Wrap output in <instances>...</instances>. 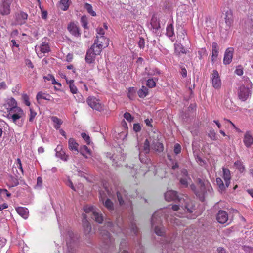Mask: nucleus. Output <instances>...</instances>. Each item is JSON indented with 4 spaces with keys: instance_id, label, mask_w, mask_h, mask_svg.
<instances>
[{
    "instance_id": "423d86ee",
    "label": "nucleus",
    "mask_w": 253,
    "mask_h": 253,
    "mask_svg": "<svg viewBox=\"0 0 253 253\" xmlns=\"http://www.w3.org/2000/svg\"><path fill=\"white\" fill-rule=\"evenodd\" d=\"M84 210L85 213L92 212V218L94 219L96 222L101 223L103 222V217L102 214L95 207L86 205L84 207Z\"/></svg>"
},
{
    "instance_id": "052dcab7",
    "label": "nucleus",
    "mask_w": 253,
    "mask_h": 253,
    "mask_svg": "<svg viewBox=\"0 0 253 253\" xmlns=\"http://www.w3.org/2000/svg\"><path fill=\"white\" fill-rule=\"evenodd\" d=\"M81 136L82 138L86 141L87 144L90 143V137L88 135H87L85 133L83 132L81 134Z\"/></svg>"
},
{
    "instance_id": "864d4df0",
    "label": "nucleus",
    "mask_w": 253,
    "mask_h": 253,
    "mask_svg": "<svg viewBox=\"0 0 253 253\" xmlns=\"http://www.w3.org/2000/svg\"><path fill=\"white\" fill-rule=\"evenodd\" d=\"M208 135L211 138V139L213 140H216L217 139L216 133L214 130H211L209 131Z\"/></svg>"
},
{
    "instance_id": "8fccbe9b",
    "label": "nucleus",
    "mask_w": 253,
    "mask_h": 253,
    "mask_svg": "<svg viewBox=\"0 0 253 253\" xmlns=\"http://www.w3.org/2000/svg\"><path fill=\"white\" fill-rule=\"evenodd\" d=\"M22 98L24 104L28 106L30 105V102L29 100V96L26 94H23L22 95Z\"/></svg>"
},
{
    "instance_id": "20e7f679",
    "label": "nucleus",
    "mask_w": 253,
    "mask_h": 253,
    "mask_svg": "<svg viewBox=\"0 0 253 253\" xmlns=\"http://www.w3.org/2000/svg\"><path fill=\"white\" fill-rule=\"evenodd\" d=\"M252 83L248 78L245 80V84L241 85L238 89V98L242 101H245L251 95Z\"/></svg>"
},
{
    "instance_id": "0eeeda50",
    "label": "nucleus",
    "mask_w": 253,
    "mask_h": 253,
    "mask_svg": "<svg viewBox=\"0 0 253 253\" xmlns=\"http://www.w3.org/2000/svg\"><path fill=\"white\" fill-rule=\"evenodd\" d=\"M149 30L153 33L158 35L160 33V19L156 15H153L150 22V24L148 25Z\"/></svg>"
},
{
    "instance_id": "49530a36",
    "label": "nucleus",
    "mask_w": 253,
    "mask_h": 253,
    "mask_svg": "<svg viewBox=\"0 0 253 253\" xmlns=\"http://www.w3.org/2000/svg\"><path fill=\"white\" fill-rule=\"evenodd\" d=\"M150 151V143L148 139H146L143 145V151H142L144 154H147Z\"/></svg>"
},
{
    "instance_id": "603ef678",
    "label": "nucleus",
    "mask_w": 253,
    "mask_h": 253,
    "mask_svg": "<svg viewBox=\"0 0 253 253\" xmlns=\"http://www.w3.org/2000/svg\"><path fill=\"white\" fill-rule=\"evenodd\" d=\"M130 229L131 232H133L134 234H136L138 232V228L136 226V224L134 222H131L130 225Z\"/></svg>"
},
{
    "instance_id": "412c9836",
    "label": "nucleus",
    "mask_w": 253,
    "mask_h": 253,
    "mask_svg": "<svg viewBox=\"0 0 253 253\" xmlns=\"http://www.w3.org/2000/svg\"><path fill=\"white\" fill-rule=\"evenodd\" d=\"M223 176L222 178H223L225 185L227 187H228L230 184V180H231V174L230 170L226 168H223Z\"/></svg>"
},
{
    "instance_id": "5fc2aeb1",
    "label": "nucleus",
    "mask_w": 253,
    "mask_h": 253,
    "mask_svg": "<svg viewBox=\"0 0 253 253\" xmlns=\"http://www.w3.org/2000/svg\"><path fill=\"white\" fill-rule=\"evenodd\" d=\"M30 117L29 119V121L30 122H32L37 115V113L33 111L32 109H30Z\"/></svg>"
},
{
    "instance_id": "e2e57ef3",
    "label": "nucleus",
    "mask_w": 253,
    "mask_h": 253,
    "mask_svg": "<svg viewBox=\"0 0 253 253\" xmlns=\"http://www.w3.org/2000/svg\"><path fill=\"white\" fill-rule=\"evenodd\" d=\"M170 222L171 223H173L174 224H175L176 225H180L181 224V220L179 219H177L176 218H171L170 219Z\"/></svg>"
},
{
    "instance_id": "680f3d73",
    "label": "nucleus",
    "mask_w": 253,
    "mask_h": 253,
    "mask_svg": "<svg viewBox=\"0 0 253 253\" xmlns=\"http://www.w3.org/2000/svg\"><path fill=\"white\" fill-rule=\"evenodd\" d=\"M124 117L129 122H131L133 119L131 114L128 112H126L124 114Z\"/></svg>"
},
{
    "instance_id": "aec40b11",
    "label": "nucleus",
    "mask_w": 253,
    "mask_h": 253,
    "mask_svg": "<svg viewBox=\"0 0 253 253\" xmlns=\"http://www.w3.org/2000/svg\"><path fill=\"white\" fill-rule=\"evenodd\" d=\"M100 201L102 202L103 205L110 211L114 210V204L111 201L110 199H106L103 197L102 194L100 193Z\"/></svg>"
},
{
    "instance_id": "6e6d98bb",
    "label": "nucleus",
    "mask_w": 253,
    "mask_h": 253,
    "mask_svg": "<svg viewBox=\"0 0 253 253\" xmlns=\"http://www.w3.org/2000/svg\"><path fill=\"white\" fill-rule=\"evenodd\" d=\"M235 73L238 76H241L243 74V69L241 66L237 67Z\"/></svg>"
},
{
    "instance_id": "4be33fe9",
    "label": "nucleus",
    "mask_w": 253,
    "mask_h": 253,
    "mask_svg": "<svg viewBox=\"0 0 253 253\" xmlns=\"http://www.w3.org/2000/svg\"><path fill=\"white\" fill-rule=\"evenodd\" d=\"M100 234L102 235L103 239L104 240V243L107 245H109L110 244L112 243L113 240L111 238L110 234L108 231L106 230L103 231L100 230Z\"/></svg>"
},
{
    "instance_id": "9b49d317",
    "label": "nucleus",
    "mask_w": 253,
    "mask_h": 253,
    "mask_svg": "<svg viewBox=\"0 0 253 253\" xmlns=\"http://www.w3.org/2000/svg\"><path fill=\"white\" fill-rule=\"evenodd\" d=\"M56 152V157L59 158L64 161H68L69 159L68 155L66 154L65 152L63 150V146L62 145H58L55 149Z\"/></svg>"
},
{
    "instance_id": "e433bc0d",
    "label": "nucleus",
    "mask_w": 253,
    "mask_h": 253,
    "mask_svg": "<svg viewBox=\"0 0 253 253\" xmlns=\"http://www.w3.org/2000/svg\"><path fill=\"white\" fill-rule=\"evenodd\" d=\"M51 120L54 123V127L56 129H59L62 124V121L55 116H52L51 118Z\"/></svg>"
},
{
    "instance_id": "7c9ffc66",
    "label": "nucleus",
    "mask_w": 253,
    "mask_h": 253,
    "mask_svg": "<svg viewBox=\"0 0 253 253\" xmlns=\"http://www.w3.org/2000/svg\"><path fill=\"white\" fill-rule=\"evenodd\" d=\"M174 49L175 53L177 54H186L188 52V50L186 49L181 43H175Z\"/></svg>"
},
{
    "instance_id": "393cba45",
    "label": "nucleus",
    "mask_w": 253,
    "mask_h": 253,
    "mask_svg": "<svg viewBox=\"0 0 253 253\" xmlns=\"http://www.w3.org/2000/svg\"><path fill=\"white\" fill-rule=\"evenodd\" d=\"M97 39L95 41V42L96 44L100 43L102 48L107 46L108 45V39H106L104 37V36H99V35L96 36Z\"/></svg>"
},
{
    "instance_id": "f8f14e48",
    "label": "nucleus",
    "mask_w": 253,
    "mask_h": 253,
    "mask_svg": "<svg viewBox=\"0 0 253 253\" xmlns=\"http://www.w3.org/2000/svg\"><path fill=\"white\" fill-rule=\"evenodd\" d=\"M4 106L5 107V108L6 110L7 113L13 110V109L14 110V109H16V108L18 107V106H17V101L13 97H11V98L8 99L6 100Z\"/></svg>"
},
{
    "instance_id": "473e14b6",
    "label": "nucleus",
    "mask_w": 253,
    "mask_h": 253,
    "mask_svg": "<svg viewBox=\"0 0 253 253\" xmlns=\"http://www.w3.org/2000/svg\"><path fill=\"white\" fill-rule=\"evenodd\" d=\"M102 48H103L102 47L100 43L98 45V44H96V42H94V44L91 46V47L89 49H92V52H93V53H94L95 54L97 55L101 53Z\"/></svg>"
},
{
    "instance_id": "79ce46f5",
    "label": "nucleus",
    "mask_w": 253,
    "mask_h": 253,
    "mask_svg": "<svg viewBox=\"0 0 253 253\" xmlns=\"http://www.w3.org/2000/svg\"><path fill=\"white\" fill-rule=\"evenodd\" d=\"M148 93V89L146 87L142 86L141 89L138 91V94L140 98H144L146 96Z\"/></svg>"
},
{
    "instance_id": "9d476101",
    "label": "nucleus",
    "mask_w": 253,
    "mask_h": 253,
    "mask_svg": "<svg viewBox=\"0 0 253 253\" xmlns=\"http://www.w3.org/2000/svg\"><path fill=\"white\" fill-rule=\"evenodd\" d=\"M16 166L12 168V172L14 175L17 177H21V175L23 174V170L22 166V163L19 158L16 159Z\"/></svg>"
},
{
    "instance_id": "2eb2a0df",
    "label": "nucleus",
    "mask_w": 253,
    "mask_h": 253,
    "mask_svg": "<svg viewBox=\"0 0 253 253\" xmlns=\"http://www.w3.org/2000/svg\"><path fill=\"white\" fill-rule=\"evenodd\" d=\"M68 30L74 36L76 37H80L81 33L79 27L74 22L69 23L67 27Z\"/></svg>"
},
{
    "instance_id": "c9c22d12",
    "label": "nucleus",
    "mask_w": 253,
    "mask_h": 253,
    "mask_svg": "<svg viewBox=\"0 0 253 253\" xmlns=\"http://www.w3.org/2000/svg\"><path fill=\"white\" fill-rule=\"evenodd\" d=\"M28 15L24 12H20L16 15V20L19 23H22L27 19Z\"/></svg>"
},
{
    "instance_id": "f3484780",
    "label": "nucleus",
    "mask_w": 253,
    "mask_h": 253,
    "mask_svg": "<svg viewBox=\"0 0 253 253\" xmlns=\"http://www.w3.org/2000/svg\"><path fill=\"white\" fill-rule=\"evenodd\" d=\"M12 3L0 2V14L2 16L8 15L10 13V5Z\"/></svg>"
},
{
    "instance_id": "c85d7f7f",
    "label": "nucleus",
    "mask_w": 253,
    "mask_h": 253,
    "mask_svg": "<svg viewBox=\"0 0 253 253\" xmlns=\"http://www.w3.org/2000/svg\"><path fill=\"white\" fill-rule=\"evenodd\" d=\"M152 149L158 152H162L164 150V145L162 143L157 141H153L151 145Z\"/></svg>"
},
{
    "instance_id": "4d7b16f0",
    "label": "nucleus",
    "mask_w": 253,
    "mask_h": 253,
    "mask_svg": "<svg viewBox=\"0 0 253 253\" xmlns=\"http://www.w3.org/2000/svg\"><path fill=\"white\" fill-rule=\"evenodd\" d=\"M181 151V146L177 143L175 144L174 147V152L176 154H179Z\"/></svg>"
},
{
    "instance_id": "ea45409f",
    "label": "nucleus",
    "mask_w": 253,
    "mask_h": 253,
    "mask_svg": "<svg viewBox=\"0 0 253 253\" xmlns=\"http://www.w3.org/2000/svg\"><path fill=\"white\" fill-rule=\"evenodd\" d=\"M69 0H60L59 3L60 8L64 11L67 10L69 6Z\"/></svg>"
},
{
    "instance_id": "72a5a7b5",
    "label": "nucleus",
    "mask_w": 253,
    "mask_h": 253,
    "mask_svg": "<svg viewBox=\"0 0 253 253\" xmlns=\"http://www.w3.org/2000/svg\"><path fill=\"white\" fill-rule=\"evenodd\" d=\"M79 151L85 158H88V155L90 156L91 155L90 150L85 145L81 147Z\"/></svg>"
},
{
    "instance_id": "69168bd1",
    "label": "nucleus",
    "mask_w": 253,
    "mask_h": 253,
    "mask_svg": "<svg viewBox=\"0 0 253 253\" xmlns=\"http://www.w3.org/2000/svg\"><path fill=\"white\" fill-rule=\"evenodd\" d=\"M6 194L7 197H10L11 194L9 193L6 189H0V196L2 194Z\"/></svg>"
},
{
    "instance_id": "2f4dec72",
    "label": "nucleus",
    "mask_w": 253,
    "mask_h": 253,
    "mask_svg": "<svg viewBox=\"0 0 253 253\" xmlns=\"http://www.w3.org/2000/svg\"><path fill=\"white\" fill-rule=\"evenodd\" d=\"M166 35L168 37L172 40V38L174 36V32L173 24L172 23H169L167 25L166 28Z\"/></svg>"
},
{
    "instance_id": "de8ad7c7",
    "label": "nucleus",
    "mask_w": 253,
    "mask_h": 253,
    "mask_svg": "<svg viewBox=\"0 0 253 253\" xmlns=\"http://www.w3.org/2000/svg\"><path fill=\"white\" fill-rule=\"evenodd\" d=\"M216 181L217 185L218 186L219 189L221 190H223L225 189V187L224 185L223 182L220 178H217Z\"/></svg>"
},
{
    "instance_id": "6e6552de",
    "label": "nucleus",
    "mask_w": 253,
    "mask_h": 253,
    "mask_svg": "<svg viewBox=\"0 0 253 253\" xmlns=\"http://www.w3.org/2000/svg\"><path fill=\"white\" fill-rule=\"evenodd\" d=\"M87 104L92 109L101 111L103 110L104 105L100 102V100L94 96H89L86 100Z\"/></svg>"
},
{
    "instance_id": "c756f323",
    "label": "nucleus",
    "mask_w": 253,
    "mask_h": 253,
    "mask_svg": "<svg viewBox=\"0 0 253 253\" xmlns=\"http://www.w3.org/2000/svg\"><path fill=\"white\" fill-rule=\"evenodd\" d=\"M72 241L67 242V253H74L76 250V243L75 240L71 239Z\"/></svg>"
},
{
    "instance_id": "bf43d9fd",
    "label": "nucleus",
    "mask_w": 253,
    "mask_h": 253,
    "mask_svg": "<svg viewBox=\"0 0 253 253\" xmlns=\"http://www.w3.org/2000/svg\"><path fill=\"white\" fill-rule=\"evenodd\" d=\"M243 249L246 253H253V248L249 246H244Z\"/></svg>"
},
{
    "instance_id": "a19ab883",
    "label": "nucleus",
    "mask_w": 253,
    "mask_h": 253,
    "mask_svg": "<svg viewBox=\"0 0 253 253\" xmlns=\"http://www.w3.org/2000/svg\"><path fill=\"white\" fill-rule=\"evenodd\" d=\"M88 18L85 15H83L81 17V24L82 27L85 29H88Z\"/></svg>"
},
{
    "instance_id": "f257e3e1",
    "label": "nucleus",
    "mask_w": 253,
    "mask_h": 253,
    "mask_svg": "<svg viewBox=\"0 0 253 253\" xmlns=\"http://www.w3.org/2000/svg\"><path fill=\"white\" fill-rule=\"evenodd\" d=\"M165 198L167 201H174L176 204L172 205L171 209L166 208L156 211L151 219L152 227L155 233L162 236L165 233V229L161 223L163 219H167L169 215L174 214L179 217L186 216L188 218H194L192 214L195 211V206L192 201L187 197L173 190H168L165 194Z\"/></svg>"
},
{
    "instance_id": "0e129e2a",
    "label": "nucleus",
    "mask_w": 253,
    "mask_h": 253,
    "mask_svg": "<svg viewBox=\"0 0 253 253\" xmlns=\"http://www.w3.org/2000/svg\"><path fill=\"white\" fill-rule=\"evenodd\" d=\"M97 35L99 36H103L105 32L104 29L102 27H99L96 30Z\"/></svg>"
},
{
    "instance_id": "cd10ccee",
    "label": "nucleus",
    "mask_w": 253,
    "mask_h": 253,
    "mask_svg": "<svg viewBox=\"0 0 253 253\" xmlns=\"http://www.w3.org/2000/svg\"><path fill=\"white\" fill-rule=\"evenodd\" d=\"M83 227L84 229V231L85 234H88L91 230V227L89 223L86 220V215L84 214L83 215Z\"/></svg>"
},
{
    "instance_id": "09e8293b",
    "label": "nucleus",
    "mask_w": 253,
    "mask_h": 253,
    "mask_svg": "<svg viewBox=\"0 0 253 253\" xmlns=\"http://www.w3.org/2000/svg\"><path fill=\"white\" fill-rule=\"evenodd\" d=\"M177 37L184 40L186 37V32L184 29L181 28L177 33Z\"/></svg>"
},
{
    "instance_id": "58836bf2",
    "label": "nucleus",
    "mask_w": 253,
    "mask_h": 253,
    "mask_svg": "<svg viewBox=\"0 0 253 253\" xmlns=\"http://www.w3.org/2000/svg\"><path fill=\"white\" fill-rule=\"evenodd\" d=\"M234 166L241 173L243 172L245 170V167L243 165L242 162L240 160L235 162Z\"/></svg>"
},
{
    "instance_id": "ddd939ff",
    "label": "nucleus",
    "mask_w": 253,
    "mask_h": 253,
    "mask_svg": "<svg viewBox=\"0 0 253 253\" xmlns=\"http://www.w3.org/2000/svg\"><path fill=\"white\" fill-rule=\"evenodd\" d=\"M233 52L234 49L233 48L229 47L226 49L223 58V63L225 65H228L231 62L233 58Z\"/></svg>"
},
{
    "instance_id": "37998d69",
    "label": "nucleus",
    "mask_w": 253,
    "mask_h": 253,
    "mask_svg": "<svg viewBox=\"0 0 253 253\" xmlns=\"http://www.w3.org/2000/svg\"><path fill=\"white\" fill-rule=\"evenodd\" d=\"M191 179L189 176L182 177L180 178L179 182L180 184L184 187H187L188 185V181Z\"/></svg>"
},
{
    "instance_id": "f03ea898",
    "label": "nucleus",
    "mask_w": 253,
    "mask_h": 253,
    "mask_svg": "<svg viewBox=\"0 0 253 253\" xmlns=\"http://www.w3.org/2000/svg\"><path fill=\"white\" fill-rule=\"evenodd\" d=\"M197 181L199 189L197 190L196 186L193 184L190 185V188L195 193V195L199 197V199L201 201H203L208 193H211L212 191V188L207 180L199 178Z\"/></svg>"
},
{
    "instance_id": "774afa93",
    "label": "nucleus",
    "mask_w": 253,
    "mask_h": 253,
    "mask_svg": "<svg viewBox=\"0 0 253 253\" xmlns=\"http://www.w3.org/2000/svg\"><path fill=\"white\" fill-rule=\"evenodd\" d=\"M117 196L118 200L120 204L121 205L123 204L124 200H123V198L122 197V195H121V193L120 192H117Z\"/></svg>"
},
{
    "instance_id": "a878e982",
    "label": "nucleus",
    "mask_w": 253,
    "mask_h": 253,
    "mask_svg": "<svg viewBox=\"0 0 253 253\" xmlns=\"http://www.w3.org/2000/svg\"><path fill=\"white\" fill-rule=\"evenodd\" d=\"M17 212L23 218L27 219L29 215V211L25 207H19L16 209Z\"/></svg>"
},
{
    "instance_id": "f704fd0d",
    "label": "nucleus",
    "mask_w": 253,
    "mask_h": 253,
    "mask_svg": "<svg viewBox=\"0 0 253 253\" xmlns=\"http://www.w3.org/2000/svg\"><path fill=\"white\" fill-rule=\"evenodd\" d=\"M212 60H215L218 55V46L216 42H213L212 44Z\"/></svg>"
},
{
    "instance_id": "bb28decb",
    "label": "nucleus",
    "mask_w": 253,
    "mask_h": 253,
    "mask_svg": "<svg viewBox=\"0 0 253 253\" xmlns=\"http://www.w3.org/2000/svg\"><path fill=\"white\" fill-rule=\"evenodd\" d=\"M68 145H69V149L70 150L73 151H76L77 153L79 152L78 150V143L76 141V140L73 138H70L69 139L68 141Z\"/></svg>"
},
{
    "instance_id": "6ab92c4d",
    "label": "nucleus",
    "mask_w": 253,
    "mask_h": 253,
    "mask_svg": "<svg viewBox=\"0 0 253 253\" xmlns=\"http://www.w3.org/2000/svg\"><path fill=\"white\" fill-rule=\"evenodd\" d=\"M225 22L226 23V28H230L233 22V13L231 10H228L226 11L225 14Z\"/></svg>"
},
{
    "instance_id": "1a4fd4ad",
    "label": "nucleus",
    "mask_w": 253,
    "mask_h": 253,
    "mask_svg": "<svg viewBox=\"0 0 253 253\" xmlns=\"http://www.w3.org/2000/svg\"><path fill=\"white\" fill-rule=\"evenodd\" d=\"M212 86L216 89H219L221 87V81L219 73L217 70H214L211 76Z\"/></svg>"
},
{
    "instance_id": "dca6fc26",
    "label": "nucleus",
    "mask_w": 253,
    "mask_h": 253,
    "mask_svg": "<svg viewBox=\"0 0 253 253\" xmlns=\"http://www.w3.org/2000/svg\"><path fill=\"white\" fill-rule=\"evenodd\" d=\"M39 48V51H38L37 49L36 50L38 57L41 58L43 57V53H48L50 51L48 44L45 42H42Z\"/></svg>"
},
{
    "instance_id": "13d9d810",
    "label": "nucleus",
    "mask_w": 253,
    "mask_h": 253,
    "mask_svg": "<svg viewBox=\"0 0 253 253\" xmlns=\"http://www.w3.org/2000/svg\"><path fill=\"white\" fill-rule=\"evenodd\" d=\"M138 43V46L140 48L143 49L144 48L145 40L143 38H142V37L139 38V40Z\"/></svg>"
},
{
    "instance_id": "a18cd8bd",
    "label": "nucleus",
    "mask_w": 253,
    "mask_h": 253,
    "mask_svg": "<svg viewBox=\"0 0 253 253\" xmlns=\"http://www.w3.org/2000/svg\"><path fill=\"white\" fill-rule=\"evenodd\" d=\"M67 84H69V87L70 89L71 92L73 94H77L78 91V89L76 86L74 84L73 80H70L67 81Z\"/></svg>"
},
{
    "instance_id": "a211bd4d",
    "label": "nucleus",
    "mask_w": 253,
    "mask_h": 253,
    "mask_svg": "<svg viewBox=\"0 0 253 253\" xmlns=\"http://www.w3.org/2000/svg\"><path fill=\"white\" fill-rule=\"evenodd\" d=\"M243 142L247 148L250 147L253 144V137L250 131L245 132L243 138Z\"/></svg>"
},
{
    "instance_id": "b1692460",
    "label": "nucleus",
    "mask_w": 253,
    "mask_h": 253,
    "mask_svg": "<svg viewBox=\"0 0 253 253\" xmlns=\"http://www.w3.org/2000/svg\"><path fill=\"white\" fill-rule=\"evenodd\" d=\"M21 177H17L15 175H10L8 177V186L13 187L17 186L19 184V180Z\"/></svg>"
},
{
    "instance_id": "5701e85b",
    "label": "nucleus",
    "mask_w": 253,
    "mask_h": 253,
    "mask_svg": "<svg viewBox=\"0 0 253 253\" xmlns=\"http://www.w3.org/2000/svg\"><path fill=\"white\" fill-rule=\"evenodd\" d=\"M96 56V55L92 52V50L89 49L86 52L85 58L86 62L88 64L92 63L95 61Z\"/></svg>"
},
{
    "instance_id": "7ed1b4c3",
    "label": "nucleus",
    "mask_w": 253,
    "mask_h": 253,
    "mask_svg": "<svg viewBox=\"0 0 253 253\" xmlns=\"http://www.w3.org/2000/svg\"><path fill=\"white\" fill-rule=\"evenodd\" d=\"M7 118L10 122L14 123L17 126L21 127L24 124L25 113L21 108L18 107L9 112L7 114Z\"/></svg>"
},
{
    "instance_id": "338daca9",
    "label": "nucleus",
    "mask_w": 253,
    "mask_h": 253,
    "mask_svg": "<svg viewBox=\"0 0 253 253\" xmlns=\"http://www.w3.org/2000/svg\"><path fill=\"white\" fill-rule=\"evenodd\" d=\"M141 127L138 124H134L133 125V130L135 132H137L141 130Z\"/></svg>"
},
{
    "instance_id": "4c0bfd02",
    "label": "nucleus",
    "mask_w": 253,
    "mask_h": 253,
    "mask_svg": "<svg viewBox=\"0 0 253 253\" xmlns=\"http://www.w3.org/2000/svg\"><path fill=\"white\" fill-rule=\"evenodd\" d=\"M51 96L49 94L43 93L42 91L38 92L36 96V99L38 101L41 99H43L46 100H50Z\"/></svg>"
},
{
    "instance_id": "3c124183",
    "label": "nucleus",
    "mask_w": 253,
    "mask_h": 253,
    "mask_svg": "<svg viewBox=\"0 0 253 253\" xmlns=\"http://www.w3.org/2000/svg\"><path fill=\"white\" fill-rule=\"evenodd\" d=\"M147 86L149 88H152L156 86V82L153 79H149L147 81Z\"/></svg>"
},
{
    "instance_id": "4468645a",
    "label": "nucleus",
    "mask_w": 253,
    "mask_h": 253,
    "mask_svg": "<svg viewBox=\"0 0 253 253\" xmlns=\"http://www.w3.org/2000/svg\"><path fill=\"white\" fill-rule=\"evenodd\" d=\"M216 220L220 224L226 223L228 220V214L227 212L223 210H220L217 213Z\"/></svg>"
},
{
    "instance_id": "39448f33",
    "label": "nucleus",
    "mask_w": 253,
    "mask_h": 253,
    "mask_svg": "<svg viewBox=\"0 0 253 253\" xmlns=\"http://www.w3.org/2000/svg\"><path fill=\"white\" fill-rule=\"evenodd\" d=\"M139 159L143 165L141 166V169L138 172L139 174L144 175L147 171H150L151 169L155 167L152 165L150 160L142 152L139 153Z\"/></svg>"
},
{
    "instance_id": "c03bdc74",
    "label": "nucleus",
    "mask_w": 253,
    "mask_h": 253,
    "mask_svg": "<svg viewBox=\"0 0 253 253\" xmlns=\"http://www.w3.org/2000/svg\"><path fill=\"white\" fill-rule=\"evenodd\" d=\"M84 8L87 10L88 13H89L91 16H96V12L93 11L92 9V6L91 4L86 3L84 4Z\"/></svg>"
}]
</instances>
